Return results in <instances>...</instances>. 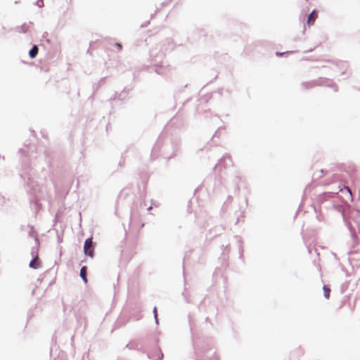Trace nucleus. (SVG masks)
<instances>
[{"label":"nucleus","mask_w":360,"mask_h":360,"mask_svg":"<svg viewBox=\"0 0 360 360\" xmlns=\"http://www.w3.org/2000/svg\"><path fill=\"white\" fill-rule=\"evenodd\" d=\"M84 252L86 255L93 257L94 254V248L93 245L92 238H87L84 245Z\"/></svg>","instance_id":"nucleus-1"},{"label":"nucleus","mask_w":360,"mask_h":360,"mask_svg":"<svg viewBox=\"0 0 360 360\" xmlns=\"http://www.w3.org/2000/svg\"><path fill=\"white\" fill-rule=\"evenodd\" d=\"M318 17V15L317 13H316L315 11H313L310 15L308 16V18H307V25L309 26H311L312 25H314L315 20H316Z\"/></svg>","instance_id":"nucleus-2"},{"label":"nucleus","mask_w":360,"mask_h":360,"mask_svg":"<svg viewBox=\"0 0 360 360\" xmlns=\"http://www.w3.org/2000/svg\"><path fill=\"white\" fill-rule=\"evenodd\" d=\"M40 266V263L38 262V256L35 257L30 263V267L32 269H38Z\"/></svg>","instance_id":"nucleus-3"},{"label":"nucleus","mask_w":360,"mask_h":360,"mask_svg":"<svg viewBox=\"0 0 360 360\" xmlns=\"http://www.w3.org/2000/svg\"><path fill=\"white\" fill-rule=\"evenodd\" d=\"M86 270H87L86 266L82 267V269L80 270V276L83 279V281L85 283H87V282H88V280L86 278Z\"/></svg>","instance_id":"nucleus-4"},{"label":"nucleus","mask_w":360,"mask_h":360,"mask_svg":"<svg viewBox=\"0 0 360 360\" xmlns=\"http://www.w3.org/2000/svg\"><path fill=\"white\" fill-rule=\"evenodd\" d=\"M39 49L37 46L34 45L29 52L30 58H34L37 56Z\"/></svg>","instance_id":"nucleus-5"},{"label":"nucleus","mask_w":360,"mask_h":360,"mask_svg":"<svg viewBox=\"0 0 360 360\" xmlns=\"http://www.w3.org/2000/svg\"><path fill=\"white\" fill-rule=\"evenodd\" d=\"M323 292H324V296L326 297V298L328 299L330 297V288L327 285H323Z\"/></svg>","instance_id":"nucleus-6"},{"label":"nucleus","mask_w":360,"mask_h":360,"mask_svg":"<svg viewBox=\"0 0 360 360\" xmlns=\"http://www.w3.org/2000/svg\"><path fill=\"white\" fill-rule=\"evenodd\" d=\"M116 46L117 47L118 50H121L122 49V45L120 44H116Z\"/></svg>","instance_id":"nucleus-7"},{"label":"nucleus","mask_w":360,"mask_h":360,"mask_svg":"<svg viewBox=\"0 0 360 360\" xmlns=\"http://www.w3.org/2000/svg\"><path fill=\"white\" fill-rule=\"evenodd\" d=\"M346 189H347V192L349 193L350 197L352 198V192H351V190L349 189V187H347V188H346Z\"/></svg>","instance_id":"nucleus-8"},{"label":"nucleus","mask_w":360,"mask_h":360,"mask_svg":"<svg viewBox=\"0 0 360 360\" xmlns=\"http://www.w3.org/2000/svg\"><path fill=\"white\" fill-rule=\"evenodd\" d=\"M153 313L155 314V316L156 317L157 316V309H156V308L154 309Z\"/></svg>","instance_id":"nucleus-9"},{"label":"nucleus","mask_w":360,"mask_h":360,"mask_svg":"<svg viewBox=\"0 0 360 360\" xmlns=\"http://www.w3.org/2000/svg\"><path fill=\"white\" fill-rule=\"evenodd\" d=\"M278 56H282L283 53H277Z\"/></svg>","instance_id":"nucleus-10"}]
</instances>
